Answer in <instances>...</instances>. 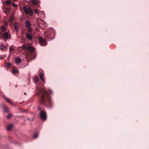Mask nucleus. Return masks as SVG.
<instances>
[{
    "label": "nucleus",
    "instance_id": "6e6552de",
    "mask_svg": "<svg viewBox=\"0 0 149 149\" xmlns=\"http://www.w3.org/2000/svg\"><path fill=\"white\" fill-rule=\"evenodd\" d=\"M2 108L3 111L5 113H7L9 112V109L5 105H3L1 106Z\"/></svg>",
    "mask_w": 149,
    "mask_h": 149
},
{
    "label": "nucleus",
    "instance_id": "bb28decb",
    "mask_svg": "<svg viewBox=\"0 0 149 149\" xmlns=\"http://www.w3.org/2000/svg\"><path fill=\"white\" fill-rule=\"evenodd\" d=\"M28 28V31L30 33L32 31V29L30 27H29Z\"/></svg>",
    "mask_w": 149,
    "mask_h": 149
},
{
    "label": "nucleus",
    "instance_id": "0eeeda50",
    "mask_svg": "<svg viewBox=\"0 0 149 149\" xmlns=\"http://www.w3.org/2000/svg\"><path fill=\"white\" fill-rule=\"evenodd\" d=\"M30 1L33 5L35 6L36 8H40V5L38 4L39 2L38 0H30Z\"/></svg>",
    "mask_w": 149,
    "mask_h": 149
},
{
    "label": "nucleus",
    "instance_id": "5701e85b",
    "mask_svg": "<svg viewBox=\"0 0 149 149\" xmlns=\"http://www.w3.org/2000/svg\"><path fill=\"white\" fill-rule=\"evenodd\" d=\"M6 65L8 68H9L11 66V64L9 62H7L6 63Z\"/></svg>",
    "mask_w": 149,
    "mask_h": 149
},
{
    "label": "nucleus",
    "instance_id": "f704fd0d",
    "mask_svg": "<svg viewBox=\"0 0 149 149\" xmlns=\"http://www.w3.org/2000/svg\"><path fill=\"white\" fill-rule=\"evenodd\" d=\"M28 120H30V118H28Z\"/></svg>",
    "mask_w": 149,
    "mask_h": 149
},
{
    "label": "nucleus",
    "instance_id": "2eb2a0df",
    "mask_svg": "<svg viewBox=\"0 0 149 149\" xmlns=\"http://www.w3.org/2000/svg\"><path fill=\"white\" fill-rule=\"evenodd\" d=\"M39 76L40 77V79L42 80V81H44V78H43V74L42 73L40 72L39 74Z\"/></svg>",
    "mask_w": 149,
    "mask_h": 149
},
{
    "label": "nucleus",
    "instance_id": "aec40b11",
    "mask_svg": "<svg viewBox=\"0 0 149 149\" xmlns=\"http://www.w3.org/2000/svg\"><path fill=\"white\" fill-rule=\"evenodd\" d=\"M40 8L38 7V8H36V9H33V10L36 14H37L38 13V10H39V8Z\"/></svg>",
    "mask_w": 149,
    "mask_h": 149
},
{
    "label": "nucleus",
    "instance_id": "7ed1b4c3",
    "mask_svg": "<svg viewBox=\"0 0 149 149\" xmlns=\"http://www.w3.org/2000/svg\"><path fill=\"white\" fill-rule=\"evenodd\" d=\"M44 35L46 39L49 38L50 40L53 39L54 37V31H47L44 33Z\"/></svg>",
    "mask_w": 149,
    "mask_h": 149
},
{
    "label": "nucleus",
    "instance_id": "20e7f679",
    "mask_svg": "<svg viewBox=\"0 0 149 149\" xmlns=\"http://www.w3.org/2000/svg\"><path fill=\"white\" fill-rule=\"evenodd\" d=\"M10 37L11 36L9 35L8 32L3 33L0 31V38H3L4 41L6 42L8 39H10Z\"/></svg>",
    "mask_w": 149,
    "mask_h": 149
},
{
    "label": "nucleus",
    "instance_id": "cd10ccee",
    "mask_svg": "<svg viewBox=\"0 0 149 149\" xmlns=\"http://www.w3.org/2000/svg\"><path fill=\"white\" fill-rule=\"evenodd\" d=\"M13 6L14 8H16L17 6V5L14 3H13Z\"/></svg>",
    "mask_w": 149,
    "mask_h": 149
},
{
    "label": "nucleus",
    "instance_id": "f03ea898",
    "mask_svg": "<svg viewBox=\"0 0 149 149\" xmlns=\"http://www.w3.org/2000/svg\"><path fill=\"white\" fill-rule=\"evenodd\" d=\"M37 110L38 111H40V117L41 119L45 121L47 118V115L46 112L43 110L41 109L40 107H38L37 108Z\"/></svg>",
    "mask_w": 149,
    "mask_h": 149
},
{
    "label": "nucleus",
    "instance_id": "4be33fe9",
    "mask_svg": "<svg viewBox=\"0 0 149 149\" xmlns=\"http://www.w3.org/2000/svg\"><path fill=\"white\" fill-rule=\"evenodd\" d=\"M34 80L36 82H37L38 81V77L37 76H35L34 77Z\"/></svg>",
    "mask_w": 149,
    "mask_h": 149
},
{
    "label": "nucleus",
    "instance_id": "dca6fc26",
    "mask_svg": "<svg viewBox=\"0 0 149 149\" xmlns=\"http://www.w3.org/2000/svg\"><path fill=\"white\" fill-rule=\"evenodd\" d=\"M14 27L17 32H18L19 31V29L18 28V26L16 24H14Z\"/></svg>",
    "mask_w": 149,
    "mask_h": 149
},
{
    "label": "nucleus",
    "instance_id": "72a5a7b5",
    "mask_svg": "<svg viewBox=\"0 0 149 149\" xmlns=\"http://www.w3.org/2000/svg\"><path fill=\"white\" fill-rule=\"evenodd\" d=\"M22 47H23L24 49L25 48V47L24 45H23Z\"/></svg>",
    "mask_w": 149,
    "mask_h": 149
},
{
    "label": "nucleus",
    "instance_id": "39448f33",
    "mask_svg": "<svg viewBox=\"0 0 149 149\" xmlns=\"http://www.w3.org/2000/svg\"><path fill=\"white\" fill-rule=\"evenodd\" d=\"M25 13L27 15H29L30 16H32L33 15V12L30 7H26L24 6L23 7Z\"/></svg>",
    "mask_w": 149,
    "mask_h": 149
},
{
    "label": "nucleus",
    "instance_id": "2f4dec72",
    "mask_svg": "<svg viewBox=\"0 0 149 149\" xmlns=\"http://www.w3.org/2000/svg\"><path fill=\"white\" fill-rule=\"evenodd\" d=\"M4 23H5V24L6 25H8V23L6 21H5L4 22Z\"/></svg>",
    "mask_w": 149,
    "mask_h": 149
},
{
    "label": "nucleus",
    "instance_id": "1a4fd4ad",
    "mask_svg": "<svg viewBox=\"0 0 149 149\" xmlns=\"http://www.w3.org/2000/svg\"><path fill=\"white\" fill-rule=\"evenodd\" d=\"M15 62L16 64L19 63L22 61L21 59L18 57H16L14 58Z\"/></svg>",
    "mask_w": 149,
    "mask_h": 149
},
{
    "label": "nucleus",
    "instance_id": "a211bd4d",
    "mask_svg": "<svg viewBox=\"0 0 149 149\" xmlns=\"http://www.w3.org/2000/svg\"><path fill=\"white\" fill-rule=\"evenodd\" d=\"M1 29L2 30V31H1L3 33L4 31H6V28L4 26H2L1 27Z\"/></svg>",
    "mask_w": 149,
    "mask_h": 149
},
{
    "label": "nucleus",
    "instance_id": "412c9836",
    "mask_svg": "<svg viewBox=\"0 0 149 149\" xmlns=\"http://www.w3.org/2000/svg\"><path fill=\"white\" fill-rule=\"evenodd\" d=\"M9 8H7L5 10V13L6 14L8 15L9 14Z\"/></svg>",
    "mask_w": 149,
    "mask_h": 149
},
{
    "label": "nucleus",
    "instance_id": "6ab92c4d",
    "mask_svg": "<svg viewBox=\"0 0 149 149\" xmlns=\"http://www.w3.org/2000/svg\"><path fill=\"white\" fill-rule=\"evenodd\" d=\"M18 71V70H14L12 71V72L13 74H15L17 73Z\"/></svg>",
    "mask_w": 149,
    "mask_h": 149
},
{
    "label": "nucleus",
    "instance_id": "f8f14e48",
    "mask_svg": "<svg viewBox=\"0 0 149 149\" xmlns=\"http://www.w3.org/2000/svg\"><path fill=\"white\" fill-rule=\"evenodd\" d=\"M27 49L28 50L31 52H33L35 50L34 48L31 46H28Z\"/></svg>",
    "mask_w": 149,
    "mask_h": 149
},
{
    "label": "nucleus",
    "instance_id": "9d476101",
    "mask_svg": "<svg viewBox=\"0 0 149 149\" xmlns=\"http://www.w3.org/2000/svg\"><path fill=\"white\" fill-rule=\"evenodd\" d=\"M25 25L26 27L28 28L31 26V24L28 20H26L25 22Z\"/></svg>",
    "mask_w": 149,
    "mask_h": 149
},
{
    "label": "nucleus",
    "instance_id": "c756f323",
    "mask_svg": "<svg viewBox=\"0 0 149 149\" xmlns=\"http://www.w3.org/2000/svg\"><path fill=\"white\" fill-rule=\"evenodd\" d=\"M38 134H36L33 136V138L34 139H36L38 137Z\"/></svg>",
    "mask_w": 149,
    "mask_h": 149
},
{
    "label": "nucleus",
    "instance_id": "ddd939ff",
    "mask_svg": "<svg viewBox=\"0 0 149 149\" xmlns=\"http://www.w3.org/2000/svg\"><path fill=\"white\" fill-rule=\"evenodd\" d=\"M26 37L29 39L31 40L33 38L32 36L29 33H27L26 34Z\"/></svg>",
    "mask_w": 149,
    "mask_h": 149
},
{
    "label": "nucleus",
    "instance_id": "473e14b6",
    "mask_svg": "<svg viewBox=\"0 0 149 149\" xmlns=\"http://www.w3.org/2000/svg\"><path fill=\"white\" fill-rule=\"evenodd\" d=\"M10 55H9L8 57V61H9L10 60Z\"/></svg>",
    "mask_w": 149,
    "mask_h": 149
},
{
    "label": "nucleus",
    "instance_id": "f3484780",
    "mask_svg": "<svg viewBox=\"0 0 149 149\" xmlns=\"http://www.w3.org/2000/svg\"><path fill=\"white\" fill-rule=\"evenodd\" d=\"M13 49H14L13 45H12L11 46L9 47V52H12L13 50Z\"/></svg>",
    "mask_w": 149,
    "mask_h": 149
},
{
    "label": "nucleus",
    "instance_id": "393cba45",
    "mask_svg": "<svg viewBox=\"0 0 149 149\" xmlns=\"http://www.w3.org/2000/svg\"><path fill=\"white\" fill-rule=\"evenodd\" d=\"M12 117V114H11L9 113L8 114V115L7 116V118L8 119H9V118H10V117Z\"/></svg>",
    "mask_w": 149,
    "mask_h": 149
},
{
    "label": "nucleus",
    "instance_id": "423d86ee",
    "mask_svg": "<svg viewBox=\"0 0 149 149\" xmlns=\"http://www.w3.org/2000/svg\"><path fill=\"white\" fill-rule=\"evenodd\" d=\"M39 43L42 46H45L47 45V42L46 40L42 37H39Z\"/></svg>",
    "mask_w": 149,
    "mask_h": 149
},
{
    "label": "nucleus",
    "instance_id": "4468645a",
    "mask_svg": "<svg viewBox=\"0 0 149 149\" xmlns=\"http://www.w3.org/2000/svg\"><path fill=\"white\" fill-rule=\"evenodd\" d=\"M13 127V125L12 124H10L9 125H7V130L8 131L12 129Z\"/></svg>",
    "mask_w": 149,
    "mask_h": 149
},
{
    "label": "nucleus",
    "instance_id": "b1692460",
    "mask_svg": "<svg viewBox=\"0 0 149 149\" xmlns=\"http://www.w3.org/2000/svg\"><path fill=\"white\" fill-rule=\"evenodd\" d=\"M11 1L9 0L7 1L6 2V3L8 5H10L11 3Z\"/></svg>",
    "mask_w": 149,
    "mask_h": 149
},
{
    "label": "nucleus",
    "instance_id": "c85d7f7f",
    "mask_svg": "<svg viewBox=\"0 0 149 149\" xmlns=\"http://www.w3.org/2000/svg\"><path fill=\"white\" fill-rule=\"evenodd\" d=\"M5 99L6 100V101L8 103H10V100L8 99L7 98H6V97H5Z\"/></svg>",
    "mask_w": 149,
    "mask_h": 149
},
{
    "label": "nucleus",
    "instance_id": "7c9ffc66",
    "mask_svg": "<svg viewBox=\"0 0 149 149\" xmlns=\"http://www.w3.org/2000/svg\"><path fill=\"white\" fill-rule=\"evenodd\" d=\"M13 17H10V21L11 22L13 21Z\"/></svg>",
    "mask_w": 149,
    "mask_h": 149
},
{
    "label": "nucleus",
    "instance_id": "f257e3e1",
    "mask_svg": "<svg viewBox=\"0 0 149 149\" xmlns=\"http://www.w3.org/2000/svg\"><path fill=\"white\" fill-rule=\"evenodd\" d=\"M36 90L40 103L48 108L51 107L53 106V103L47 91L42 88L37 87Z\"/></svg>",
    "mask_w": 149,
    "mask_h": 149
},
{
    "label": "nucleus",
    "instance_id": "a878e982",
    "mask_svg": "<svg viewBox=\"0 0 149 149\" xmlns=\"http://www.w3.org/2000/svg\"><path fill=\"white\" fill-rule=\"evenodd\" d=\"M6 57L5 55L0 56V59L1 60L3 59Z\"/></svg>",
    "mask_w": 149,
    "mask_h": 149
},
{
    "label": "nucleus",
    "instance_id": "c9c22d12",
    "mask_svg": "<svg viewBox=\"0 0 149 149\" xmlns=\"http://www.w3.org/2000/svg\"><path fill=\"white\" fill-rule=\"evenodd\" d=\"M24 94L25 95H26V94L25 92L24 93Z\"/></svg>",
    "mask_w": 149,
    "mask_h": 149
},
{
    "label": "nucleus",
    "instance_id": "9b49d317",
    "mask_svg": "<svg viewBox=\"0 0 149 149\" xmlns=\"http://www.w3.org/2000/svg\"><path fill=\"white\" fill-rule=\"evenodd\" d=\"M6 49V47L4 46L3 43H1L0 45V49L2 50H4Z\"/></svg>",
    "mask_w": 149,
    "mask_h": 149
}]
</instances>
